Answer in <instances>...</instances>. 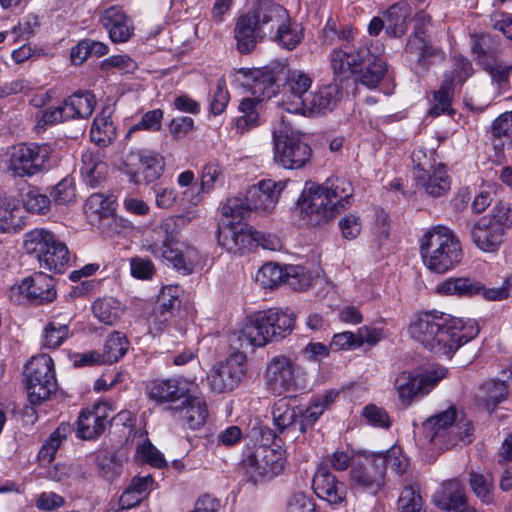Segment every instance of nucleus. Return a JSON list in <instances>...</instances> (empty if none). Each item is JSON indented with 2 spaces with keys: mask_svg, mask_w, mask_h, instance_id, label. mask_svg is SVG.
<instances>
[{
  "mask_svg": "<svg viewBox=\"0 0 512 512\" xmlns=\"http://www.w3.org/2000/svg\"><path fill=\"white\" fill-rule=\"evenodd\" d=\"M23 247L49 271L62 273L70 260L69 250L51 231L36 228L25 234Z\"/></svg>",
  "mask_w": 512,
  "mask_h": 512,
  "instance_id": "1a4fd4ad",
  "label": "nucleus"
},
{
  "mask_svg": "<svg viewBox=\"0 0 512 512\" xmlns=\"http://www.w3.org/2000/svg\"><path fill=\"white\" fill-rule=\"evenodd\" d=\"M398 505L401 512H424L422 498L412 487H406L402 490Z\"/></svg>",
  "mask_w": 512,
  "mask_h": 512,
  "instance_id": "bf43d9fd",
  "label": "nucleus"
},
{
  "mask_svg": "<svg viewBox=\"0 0 512 512\" xmlns=\"http://www.w3.org/2000/svg\"><path fill=\"white\" fill-rule=\"evenodd\" d=\"M177 287L169 286L163 288L161 295L159 297V305L158 308L161 312V316H173L175 310H177L180 306V300L176 295Z\"/></svg>",
  "mask_w": 512,
  "mask_h": 512,
  "instance_id": "13d9d810",
  "label": "nucleus"
},
{
  "mask_svg": "<svg viewBox=\"0 0 512 512\" xmlns=\"http://www.w3.org/2000/svg\"><path fill=\"white\" fill-rule=\"evenodd\" d=\"M480 392L479 399L481 404L488 411H492L499 403L507 399L508 389L506 380L504 378L500 381L489 380L481 386Z\"/></svg>",
  "mask_w": 512,
  "mask_h": 512,
  "instance_id": "c03bdc74",
  "label": "nucleus"
},
{
  "mask_svg": "<svg viewBox=\"0 0 512 512\" xmlns=\"http://www.w3.org/2000/svg\"><path fill=\"white\" fill-rule=\"evenodd\" d=\"M112 113V108L105 106L92 123L90 138L97 145L107 146L116 136V128L111 121Z\"/></svg>",
  "mask_w": 512,
  "mask_h": 512,
  "instance_id": "4c0bfd02",
  "label": "nucleus"
},
{
  "mask_svg": "<svg viewBox=\"0 0 512 512\" xmlns=\"http://www.w3.org/2000/svg\"><path fill=\"white\" fill-rule=\"evenodd\" d=\"M81 162V174L89 186L96 187L105 179L108 167L99 151H85L81 156Z\"/></svg>",
  "mask_w": 512,
  "mask_h": 512,
  "instance_id": "f704fd0d",
  "label": "nucleus"
},
{
  "mask_svg": "<svg viewBox=\"0 0 512 512\" xmlns=\"http://www.w3.org/2000/svg\"><path fill=\"white\" fill-rule=\"evenodd\" d=\"M286 185V181L261 180L248 191V200L255 211L270 214L274 211Z\"/></svg>",
  "mask_w": 512,
  "mask_h": 512,
  "instance_id": "4be33fe9",
  "label": "nucleus"
},
{
  "mask_svg": "<svg viewBox=\"0 0 512 512\" xmlns=\"http://www.w3.org/2000/svg\"><path fill=\"white\" fill-rule=\"evenodd\" d=\"M377 454L384 458L385 470L387 469V466H390V468L398 475L406 473L409 467V460L406 455H404L400 447L394 446L385 453Z\"/></svg>",
  "mask_w": 512,
  "mask_h": 512,
  "instance_id": "6e6d98bb",
  "label": "nucleus"
},
{
  "mask_svg": "<svg viewBox=\"0 0 512 512\" xmlns=\"http://www.w3.org/2000/svg\"><path fill=\"white\" fill-rule=\"evenodd\" d=\"M437 291L444 295L472 297L481 294L488 301H502L512 297V275L507 277L500 287L485 288L475 279L449 278L438 286Z\"/></svg>",
  "mask_w": 512,
  "mask_h": 512,
  "instance_id": "dca6fc26",
  "label": "nucleus"
},
{
  "mask_svg": "<svg viewBox=\"0 0 512 512\" xmlns=\"http://www.w3.org/2000/svg\"><path fill=\"white\" fill-rule=\"evenodd\" d=\"M19 209L11 199L0 196V231L10 232L20 226Z\"/></svg>",
  "mask_w": 512,
  "mask_h": 512,
  "instance_id": "3c124183",
  "label": "nucleus"
},
{
  "mask_svg": "<svg viewBox=\"0 0 512 512\" xmlns=\"http://www.w3.org/2000/svg\"><path fill=\"white\" fill-rule=\"evenodd\" d=\"M287 512H317L316 503L312 497L297 492L288 500Z\"/></svg>",
  "mask_w": 512,
  "mask_h": 512,
  "instance_id": "774afa93",
  "label": "nucleus"
},
{
  "mask_svg": "<svg viewBox=\"0 0 512 512\" xmlns=\"http://www.w3.org/2000/svg\"><path fill=\"white\" fill-rule=\"evenodd\" d=\"M218 241L229 253L241 252L250 241V232L244 231L241 225L232 221L223 222L219 226Z\"/></svg>",
  "mask_w": 512,
  "mask_h": 512,
  "instance_id": "72a5a7b5",
  "label": "nucleus"
},
{
  "mask_svg": "<svg viewBox=\"0 0 512 512\" xmlns=\"http://www.w3.org/2000/svg\"><path fill=\"white\" fill-rule=\"evenodd\" d=\"M64 104L69 119L88 118L94 111L96 99L89 91L76 92L64 100Z\"/></svg>",
  "mask_w": 512,
  "mask_h": 512,
  "instance_id": "a19ab883",
  "label": "nucleus"
},
{
  "mask_svg": "<svg viewBox=\"0 0 512 512\" xmlns=\"http://www.w3.org/2000/svg\"><path fill=\"white\" fill-rule=\"evenodd\" d=\"M21 294L37 305L47 304L56 298L55 280L39 272L25 278L18 287Z\"/></svg>",
  "mask_w": 512,
  "mask_h": 512,
  "instance_id": "393cba45",
  "label": "nucleus"
},
{
  "mask_svg": "<svg viewBox=\"0 0 512 512\" xmlns=\"http://www.w3.org/2000/svg\"><path fill=\"white\" fill-rule=\"evenodd\" d=\"M113 199L102 193L91 194L86 200V209L100 217L107 215L111 211Z\"/></svg>",
  "mask_w": 512,
  "mask_h": 512,
  "instance_id": "338daca9",
  "label": "nucleus"
},
{
  "mask_svg": "<svg viewBox=\"0 0 512 512\" xmlns=\"http://www.w3.org/2000/svg\"><path fill=\"white\" fill-rule=\"evenodd\" d=\"M223 171L219 163L210 162L203 168L201 177V189L203 191H209L214 187L216 183H223Z\"/></svg>",
  "mask_w": 512,
  "mask_h": 512,
  "instance_id": "e2e57ef3",
  "label": "nucleus"
},
{
  "mask_svg": "<svg viewBox=\"0 0 512 512\" xmlns=\"http://www.w3.org/2000/svg\"><path fill=\"white\" fill-rule=\"evenodd\" d=\"M261 100L259 98H244L239 104L241 115L237 117L235 125L240 134H244L252 128L259 125V107Z\"/></svg>",
  "mask_w": 512,
  "mask_h": 512,
  "instance_id": "79ce46f5",
  "label": "nucleus"
},
{
  "mask_svg": "<svg viewBox=\"0 0 512 512\" xmlns=\"http://www.w3.org/2000/svg\"><path fill=\"white\" fill-rule=\"evenodd\" d=\"M269 0H257L253 9L241 15L234 27L236 48L241 54L250 53L268 34Z\"/></svg>",
  "mask_w": 512,
  "mask_h": 512,
  "instance_id": "9b49d317",
  "label": "nucleus"
},
{
  "mask_svg": "<svg viewBox=\"0 0 512 512\" xmlns=\"http://www.w3.org/2000/svg\"><path fill=\"white\" fill-rule=\"evenodd\" d=\"M470 485L474 493L482 499L483 502L488 503L491 501L492 482L488 477L472 472L470 474Z\"/></svg>",
  "mask_w": 512,
  "mask_h": 512,
  "instance_id": "0e129e2a",
  "label": "nucleus"
},
{
  "mask_svg": "<svg viewBox=\"0 0 512 512\" xmlns=\"http://www.w3.org/2000/svg\"><path fill=\"white\" fill-rule=\"evenodd\" d=\"M153 255L165 259L183 275L191 274L201 263V254L198 249L186 242L178 241L166 249L155 244Z\"/></svg>",
  "mask_w": 512,
  "mask_h": 512,
  "instance_id": "412c9836",
  "label": "nucleus"
},
{
  "mask_svg": "<svg viewBox=\"0 0 512 512\" xmlns=\"http://www.w3.org/2000/svg\"><path fill=\"white\" fill-rule=\"evenodd\" d=\"M245 371L246 355L234 352L211 369L207 377L210 388L217 393L230 392L240 384Z\"/></svg>",
  "mask_w": 512,
  "mask_h": 512,
  "instance_id": "a211bd4d",
  "label": "nucleus"
},
{
  "mask_svg": "<svg viewBox=\"0 0 512 512\" xmlns=\"http://www.w3.org/2000/svg\"><path fill=\"white\" fill-rule=\"evenodd\" d=\"M281 82H283V91L286 96L284 101L286 110L291 113H304L312 79L301 70H290L281 63L256 70L253 73V84L250 89L255 95L271 98Z\"/></svg>",
  "mask_w": 512,
  "mask_h": 512,
  "instance_id": "7ed1b4c3",
  "label": "nucleus"
},
{
  "mask_svg": "<svg viewBox=\"0 0 512 512\" xmlns=\"http://www.w3.org/2000/svg\"><path fill=\"white\" fill-rule=\"evenodd\" d=\"M254 210L251 205V201L248 200V195L245 199L233 197L229 198L222 206V215L227 221H232L234 224L240 225V221L243 220L250 212Z\"/></svg>",
  "mask_w": 512,
  "mask_h": 512,
  "instance_id": "49530a36",
  "label": "nucleus"
},
{
  "mask_svg": "<svg viewBox=\"0 0 512 512\" xmlns=\"http://www.w3.org/2000/svg\"><path fill=\"white\" fill-rule=\"evenodd\" d=\"M484 70L489 74L492 83L499 89L507 90L510 87L509 77L512 73V63L493 60L484 64Z\"/></svg>",
  "mask_w": 512,
  "mask_h": 512,
  "instance_id": "8fccbe9b",
  "label": "nucleus"
},
{
  "mask_svg": "<svg viewBox=\"0 0 512 512\" xmlns=\"http://www.w3.org/2000/svg\"><path fill=\"white\" fill-rule=\"evenodd\" d=\"M37 125L39 127H45L47 125L57 124L66 120H69V116L66 113L64 101L55 108H49L45 111L37 114Z\"/></svg>",
  "mask_w": 512,
  "mask_h": 512,
  "instance_id": "680f3d73",
  "label": "nucleus"
},
{
  "mask_svg": "<svg viewBox=\"0 0 512 512\" xmlns=\"http://www.w3.org/2000/svg\"><path fill=\"white\" fill-rule=\"evenodd\" d=\"M302 268L291 266L284 272L283 269L275 263L264 264L256 273L255 279L263 288H274L285 281H290V277L298 276Z\"/></svg>",
  "mask_w": 512,
  "mask_h": 512,
  "instance_id": "c9c22d12",
  "label": "nucleus"
},
{
  "mask_svg": "<svg viewBox=\"0 0 512 512\" xmlns=\"http://www.w3.org/2000/svg\"><path fill=\"white\" fill-rule=\"evenodd\" d=\"M453 90V78H447L443 81L438 91L434 92V103L429 110L431 116H439L448 113L451 107Z\"/></svg>",
  "mask_w": 512,
  "mask_h": 512,
  "instance_id": "09e8293b",
  "label": "nucleus"
},
{
  "mask_svg": "<svg viewBox=\"0 0 512 512\" xmlns=\"http://www.w3.org/2000/svg\"><path fill=\"white\" fill-rule=\"evenodd\" d=\"M53 200L56 204L66 205L75 200V187L71 178L62 179L53 189Z\"/></svg>",
  "mask_w": 512,
  "mask_h": 512,
  "instance_id": "052dcab7",
  "label": "nucleus"
},
{
  "mask_svg": "<svg viewBox=\"0 0 512 512\" xmlns=\"http://www.w3.org/2000/svg\"><path fill=\"white\" fill-rule=\"evenodd\" d=\"M457 412L455 408L438 413L424 423L425 436L429 442L439 445L440 447H448L454 445L456 440L451 438V431L454 427Z\"/></svg>",
  "mask_w": 512,
  "mask_h": 512,
  "instance_id": "5701e85b",
  "label": "nucleus"
},
{
  "mask_svg": "<svg viewBox=\"0 0 512 512\" xmlns=\"http://www.w3.org/2000/svg\"><path fill=\"white\" fill-rule=\"evenodd\" d=\"M491 134L494 138L503 141V144L512 146V110L500 114L493 120Z\"/></svg>",
  "mask_w": 512,
  "mask_h": 512,
  "instance_id": "5fc2aeb1",
  "label": "nucleus"
},
{
  "mask_svg": "<svg viewBox=\"0 0 512 512\" xmlns=\"http://www.w3.org/2000/svg\"><path fill=\"white\" fill-rule=\"evenodd\" d=\"M265 384L273 394L282 395L297 391L303 384L301 368L289 357L277 355L267 363Z\"/></svg>",
  "mask_w": 512,
  "mask_h": 512,
  "instance_id": "2eb2a0df",
  "label": "nucleus"
},
{
  "mask_svg": "<svg viewBox=\"0 0 512 512\" xmlns=\"http://www.w3.org/2000/svg\"><path fill=\"white\" fill-rule=\"evenodd\" d=\"M182 218L170 216L162 219L150 232V243L148 250L153 254V246L161 245L162 249H166L177 243V234L181 229Z\"/></svg>",
  "mask_w": 512,
  "mask_h": 512,
  "instance_id": "473e14b6",
  "label": "nucleus"
},
{
  "mask_svg": "<svg viewBox=\"0 0 512 512\" xmlns=\"http://www.w3.org/2000/svg\"><path fill=\"white\" fill-rule=\"evenodd\" d=\"M315 494L331 505H339L346 499V485L324 465H321L313 477L312 483Z\"/></svg>",
  "mask_w": 512,
  "mask_h": 512,
  "instance_id": "a878e982",
  "label": "nucleus"
},
{
  "mask_svg": "<svg viewBox=\"0 0 512 512\" xmlns=\"http://www.w3.org/2000/svg\"><path fill=\"white\" fill-rule=\"evenodd\" d=\"M25 377L28 398L33 405L47 400L56 391L54 363L49 355L32 357L25 367Z\"/></svg>",
  "mask_w": 512,
  "mask_h": 512,
  "instance_id": "f8f14e48",
  "label": "nucleus"
},
{
  "mask_svg": "<svg viewBox=\"0 0 512 512\" xmlns=\"http://www.w3.org/2000/svg\"><path fill=\"white\" fill-rule=\"evenodd\" d=\"M433 503L440 509L452 512H469L463 485L457 480L443 483L433 495Z\"/></svg>",
  "mask_w": 512,
  "mask_h": 512,
  "instance_id": "c85d7f7f",
  "label": "nucleus"
},
{
  "mask_svg": "<svg viewBox=\"0 0 512 512\" xmlns=\"http://www.w3.org/2000/svg\"><path fill=\"white\" fill-rule=\"evenodd\" d=\"M420 253L424 265L439 274L454 268L462 259L460 241L450 228L442 225L433 226L422 236Z\"/></svg>",
  "mask_w": 512,
  "mask_h": 512,
  "instance_id": "423d86ee",
  "label": "nucleus"
},
{
  "mask_svg": "<svg viewBox=\"0 0 512 512\" xmlns=\"http://www.w3.org/2000/svg\"><path fill=\"white\" fill-rule=\"evenodd\" d=\"M286 458L282 450L267 445L255 447L242 459V469L250 481L257 484L282 473Z\"/></svg>",
  "mask_w": 512,
  "mask_h": 512,
  "instance_id": "4468645a",
  "label": "nucleus"
},
{
  "mask_svg": "<svg viewBox=\"0 0 512 512\" xmlns=\"http://www.w3.org/2000/svg\"><path fill=\"white\" fill-rule=\"evenodd\" d=\"M129 348V342L124 334L115 331L106 339L102 357L105 364H112L122 358Z\"/></svg>",
  "mask_w": 512,
  "mask_h": 512,
  "instance_id": "a18cd8bd",
  "label": "nucleus"
},
{
  "mask_svg": "<svg viewBox=\"0 0 512 512\" xmlns=\"http://www.w3.org/2000/svg\"><path fill=\"white\" fill-rule=\"evenodd\" d=\"M51 201L48 196L38 190L29 191L24 198L27 211L36 214H45L50 208Z\"/></svg>",
  "mask_w": 512,
  "mask_h": 512,
  "instance_id": "4d7b16f0",
  "label": "nucleus"
},
{
  "mask_svg": "<svg viewBox=\"0 0 512 512\" xmlns=\"http://www.w3.org/2000/svg\"><path fill=\"white\" fill-rule=\"evenodd\" d=\"M410 14L411 8L405 1L391 5L385 13L386 32L395 37L405 34Z\"/></svg>",
  "mask_w": 512,
  "mask_h": 512,
  "instance_id": "ea45409f",
  "label": "nucleus"
},
{
  "mask_svg": "<svg viewBox=\"0 0 512 512\" xmlns=\"http://www.w3.org/2000/svg\"><path fill=\"white\" fill-rule=\"evenodd\" d=\"M356 30L348 25H337L334 21L329 20L323 28L322 35L324 41L329 44L340 43L338 48L347 45L350 50L366 42L358 41Z\"/></svg>",
  "mask_w": 512,
  "mask_h": 512,
  "instance_id": "e433bc0d",
  "label": "nucleus"
},
{
  "mask_svg": "<svg viewBox=\"0 0 512 512\" xmlns=\"http://www.w3.org/2000/svg\"><path fill=\"white\" fill-rule=\"evenodd\" d=\"M444 367L436 368L423 375L402 372L395 379V388L402 402L410 404L417 396L428 394L433 387L446 376Z\"/></svg>",
  "mask_w": 512,
  "mask_h": 512,
  "instance_id": "6ab92c4d",
  "label": "nucleus"
},
{
  "mask_svg": "<svg viewBox=\"0 0 512 512\" xmlns=\"http://www.w3.org/2000/svg\"><path fill=\"white\" fill-rule=\"evenodd\" d=\"M69 335V327L66 324L49 322L43 331L42 345L49 349L60 346Z\"/></svg>",
  "mask_w": 512,
  "mask_h": 512,
  "instance_id": "603ef678",
  "label": "nucleus"
},
{
  "mask_svg": "<svg viewBox=\"0 0 512 512\" xmlns=\"http://www.w3.org/2000/svg\"><path fill=\"white\" fill-rule=\"evenodd\" d=\"M70 427L67 424H61L43 443L39 451V459L51 462L62 442L66 440Z\"/></svg>",
  "mask_w": 512,
  "mask_h": 512,
  "instance_id": "de8ad7c7",
  "label": "nucleus"
},
{
  "mask_svg": "<svg viewBox=\"0 0 512 512\" xmlns=\"http://www.w3.org/2000/svg\"><path fill=\"white\" fill-rule=\"evenodd\" d=\"M193 383L181 378H169L154 382L149 390V395L157 402H175L185 398Z\"/></svg>",
  "mask_w": 512,
  "mask_h": 512,
  "instance_id": "7c9ffc66",
  "label": "nucleus"
},
{
  "mask_svg": "<svg viewBox=\"0 0 512 512\" xmlns=\"http://www.w3.org/2000/svg\"><path fill=\"white\" fill-rule=\"evenodd\" d=\"M274 161L285 169H299L311 157V148L301 134L282 121L273 131Z\"/></svg>",
  "mask_w": 512,
  "mask_h": 512,
  "instance_id": "9d476101",
  "label": "nucleus"
},
{
  "mask_svg": "<svg viewBox=\"0 0 512 512\" xmlns=\"http://www.w3.org/2000/svg\"><path fill=\"white\" fill-rule=\"evenodd\" d=\"M350 485L356 491L376 496L386 486L384 458L368 453L352 462Z\"/></svg>",
  "mask_w": 512,
  "mask_h": 512,
  "instance_id": "ddd939ff",
  "label": "nucleus"
},
{
  "mask_svg": "<svg viewBox=\"0 0 512 512\" xmlns=\"http://www.w3.org/2000/svg\"><path fill=\"white\" fill-rule=\"evenodd\" d=\"M294 321L291 313L275 308L256 312L248 317L240 332V346L262 347L270 341H279L292 332Z\"/></svg>",
  "mask_w": 512,
  "mask_h": 512,
  "instance_id": "39448f33",
  "label": "nucleus"
},
{
  "mask_svg": "<svg viewBox=\"0 0 512 512\" xmlns=\"http://www.w3.org/2000/svg\"><path fill=\"white\" fill-rule=\"evenodd\" d=\"M512 227V208L500 202L470 227V238L475 246L486 253H494L504 243Z\"/></svg>",
  "mask_w": 512,
  "mask_h": 512,
  "instance_id": "0eeeda50",
  "label": "nucleus"
},
{
  "mask_svg": "<svg viewBox=\"0 0 512 512\" xmlns=\"http://www.w3.org/2000/svg\"><path fill=\"white\" fill-rule=\"evenodd\" d=\"M330 63L335 75H353L355 82L369 89L377 87L387 72L385 60L371 53L367 44H361L353 51L347 45L335 48L330 54Z\"/></svg>",
  "mask_w": 512,
  "mask_h": 512,
  "instance_id": "20e7f679",
  "label": "nucleus"
},
{
  "mask_svg": "<svg viewBox=\"0 0 512 512\" xmlns=\"http://www.w3.org/2000/svg\"><path fill=\"white\" fill-rule=\"evenodd\" d=\"M122 311L119 301L113 297L98 298L92 304L93 315L105 325L116 324Z\"/></svg>",
  "mask_w": 512,
  "mask_h": 512,
  "instance_id": "37998d69",
  "label": "nucleus"
},
{
  "mask_svg": "<svg viewBox=\"0 0 512 512\" xmlns=\"http://www.w3.org/2000/svg\"><path fill=\"white\" fill-rule=\"evenodd\" d=\"M125 165L133 183L149 184L161 177L165 162L163 157L156 153L131 151L126 155Z\"/></svg>",
  "mask_w": 512,
  "mask_h": 512,
  "instance_id": "aec40b11",
  "label": "nucleus"
},
{
  "mask_svg": "<svg viewBox=\"0 0 512 512\" xmlns=\"http://www.w3.org/2000/svg\"><path fill=\"white\" fill-rule=\"evenodd\" d=\"M353 194L354 187L348 179L330 177L321 185H307L298 199V205L311 224L322 225L346 209Z\"/></svg>",
  "mask_w": 512,
  "mask_h": 512,
  "instance_id": "f03ea898",
  "label": "nucleus"
},
{
  "mask_svg": "<svg viewBox=\"0 0 512 512\" xmlns=\"http://www.w3.org/2000/svg\"><path fill=\"white\" fill-rule=\"evenodd\" d=\"M414 178L417 185L433 197H440L450 190V179L442 164L424 171L414 172Z\"/></svg>",
  "mask_w": 512,
  "mask_h": 512,
  "instance_id": "c756f323",
  "label": "nucleus"
},
{
  "mask_svg": "<svg viewBox=\"0 0 512 512\" xmlns=\"http://www.w3.org/2000/svg\"><path fill=\"white\" fill-rule=\"evenodd\" d=\"M409 333L429 351L449 357L475 338L479 327L472 320L464 322L443 313L426 312L411 322Z\"/></svg>",
  "mask_w": 512,
  "mask_h": 512,
  "instance_id": "f257e3e1",
  "label": "nucleus"
},
{
  "mask_svg": "<svg viewBox=\"0 0 512 512\" xmlns=\"http://www.w3.org/2000/svg\"><path fill=\"white\" fill-rule=\"evenodd\" d=\"M272 416L275 426L279 431H283L295 423L297 414L295 409L290 407L285 399H280L273 406Z\"/></svg>",
  "mask_w": 512,
  "mask_h": 512,
  "instance_id": "864d4df0",
  "label": "nucleus"
},
{
  "mask_svg": "<svg viewBox=\"0 0 512 512\" xmlns=\"http://www.w3.org/2000/svg\"><path fill=\"white\" fill-rule=\"evenodd\" d=\"M108 424L105 406L95 404L81 411L77 421V436L84 440L99 437Z\"/></svg>",
  "mask_w": 512,
  "mask_h": 512,
  "instance_id": "cd10ccee",
  "label": "nucleus"
},
{
  "mask_svg": "<svg viewBox=\"0 0 512 512\" xmlns=\"http://www.w3.org/2000/svg\"><path fill=\"white\" fill-rule=\"evenodd\" d=\"M340 99V87L337 83L325 85L309 94L305 110L325 112L332 110Z\"/></svg>",
  "mask_w": 512,
  "mask_h": 512,
  "instance_id": "58836bf2",
  "label": "nucleus"
},
{
  "mask_svg": "<svg viewBox=\"0 0 512 512\" xmlns=\"http://www.w3.org/2000/svg\"><path fill=\"white\" fill-rule=\"evenodd\" d=\"M191 429H199L208 417L206 403L199 397L187 395L180 406L172 408Z\"/></svg>",
  "mask_w": 512,
  "mask_h": 512,
  "instance_id": "2f4dec72",
  "label": "nucleus"
},
{
  "mask_svg": "<svg viewBox=\"0 0 512 512\" xmlns=\"http://www.w3.org/2000/svg\"><path fill=\"white\" fill-rule=\"evenodd\" d=\"M268 34L280 47L293 50L301 42L302 31L291 22L288 11L281 5L269 0Z\"/></svg>",
  "mask_w": 512,
  "mask_h": 512,
  "instance_id": "f3484780",
  "label": "nucleus"
},
{
  "mask_svg": "<svg viewBox=\"0 0 512 512\" xmlns=\"http://www.w3.org/2000/svg\"><path fill=\"white\" fill-rule=\"evenodd\" d=\"M430 16L420 13L416 16L415 31L406 45V53L417 63L425 66L429 57L438 51L427 35V27L430 25Z\"/></svg>",
  "mask_w": 512,
  "mask_h": 512,
  "instance_id": "b1692460",
  "label": "nucleus"
},
{
  "mask_svg": "<svg viewBox=\"0 0 512 512\" xmlns=\"http://www.w3.org/2000/svg\"><path fill=\"white\" fill-rule=\"evenodd\" d=\"M362 416L369 424L376 427L388 428L391 424L388 413L382 407L374 404L366 405L363 408Z\"/></svg>",
  "mask_w": 512,
  "mask_h": 512,
  "instance_id": "69168bd1",
  "label": "nucleus"
},
{
  "mask_svg": "<svg viewBox=\"0 0 512 512\" xmlns=\"http://www.w3.org/2000/svg\"><path fill=\"white\" fill-rule=\"evenodd\" d=\"M100 22L114 43L126 42L133 35L132 21L120 7L111 6L104 10Z\"/></svg>",
  "mask_w": 512,
  "mask_h": 512,
  "instance_id": "bb28decb",
  "label": "nucleus"
},
{
  "mask_svg": "<svg viewBox=\"0 0 512 512\" xmlns=\"http://www.w3.org/2000/svg\"><path fill=\"white\" fill-rule=\"evenodd\" d=\"M50 144L21 143L6 152L7 172L13 177H33L49 170L54 163Z\"/></svg>",
  "mask_w": 512,
  "mask_h": 512,
  "instance_id": "6e6552de",
  "label": "nucleus"
}]
</instances>
